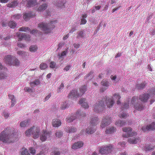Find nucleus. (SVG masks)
Wrapping results in <instances>:
<instances>
[{
    "label": "nucleus",
    "mask_w": 155,
    "mask_h": 155,
    "mask_svg": "<svg viewBox=\"0 0 155 155\" xmlns=\"http://www.w3.org/2000/svg\"><path fill=\"white\" fill-rule=\"evenodd\" d=\"M38 30H33L31 31H30L31 33L33 35H35L38 32Z\"/></svg>",
    "instance_id": "774afa93"
},
{
    "label": "nucleus",
    "mask_w": 155,
    "mask_h": 155,
    "mask_svg": "<svg viewBox=\"0 0 155 155\" xmlns=\"http://www.w3.org/2000/svg\"><path fill=\"white\" fill-rule=\"evenodd\" d=\"M106 101V103L107 107L108 108L111 107L114 104V101L111 98L106 97V100L104 99H99L93 106L94 110L96 113H100L103 111L105 108L104 104V101Z\"/></svg>",
    "instance_id": "f257e3e1"
},
{
    "label": "nucleus",
    "mask_w": 155,
    "mask_h": 155,
    "mask_svg": "<svg viewBox=\"0 0 155 155\" xmlns=\"http://www.w3.org/2000/svg\"><path fill=\"white\" fill-rule=\"evenodd\" d=\"M138 99L137 97H133L131 101V103L132 104H134L135 102L138 101Z\"/></svg>",
    "instance_id": "8fccbe9b"
},
{
    "label": "nucleus",
    "mask_w": 155,
    "mask_h": 155,
    "mask_svg": "<svg viewBox=\"0 0 155 155\" xmlns=\"http://www.w3.org/2000/svg\"><path fill=\"white\" fill-rule=\"evenodd\" d=\"M18 4L17 1H14L11 3L8 4L7 6L9 8H14L18 5Z\"/></svg>",
    "instance_id": "cd10ccee"
},
{
    "label": "nucleus",
    "mask_w": 155,
    "mask_h": 155,
    "mask_svg": "<svg viewBox=\"0 0 155 155\" xmlns=\"http://www.w3.org/2000/svg\"><path fill=\"white\" fill-rule=\"evenodd\" d=\"M17 54L20 55H21L23 57L27 55V53L24 51H17Z\"/></svg>",
    "instance_id": "c03bdc74"
},
{
    "label": "nucleus",
    "mask_w": 155,
    "mask_h": 155,
    "mask_svg": "<svg viewBox=\"0 0 155 155\" xmlns=\"http://www.w3.org/2000/svg\"><path fill=\"white\" fill-rule=\"evenodd\" d=\"M18 47H19L21 48H24L25 47V44H21L20 43H18Z\"/></svg>",
    "instance_id": "69168bd1"
},
{
    "label": "nucleus",
    "mask_w": 155,
    "mask_h": 155,
    "mask_svg": "<svg viewBox=\"0 0 155 155\" xmlns=\"http://www.w3.org/2000/svg\"><path fill=\"white\" fill-rule=\"evenodd\" d=\"M83 143L81 141H79L75 143L72 146V148L73 149H77L80 148L83 146Z\"/></svg>",
    "instance_id": "412c9836"
},
{
    "label": "nucleus",
    "mask_w": 155,
    "mask_h": 155,
    "mask_svg": "<svg viewBox=\"0 0 155 155\" xmlns=\"http://www.w3.org/2000/svg\"><path fill=\"white\" fill-rule=\"evenodd\" d=\"M129 103H125L124 105V107H122L121 108L122 110L123 111L125 110V109H127L129 108Z\"/></svg>",
    "instance_id": "49530a36"
},
{
    "label": "nucleus",
    "mask_w": 155,
    "mask_h": 155,
    "mask_svg": "<svg viewBox=\"0 0 155 155\" xmlns=\"http://www.w3.org/2000/svg\"><path fill=\"white\" fill-rule=\"evenodd\" d=\"M35 14L33 12L25 13L23 16V18L25 21L28 20L30 18H33L35 16Z\"/></svg>",
    "instance_id": "dca6fc26"
},
{
    "label": "nucleus",
    "mask_w": 155,
    "mask_h": 155,
    "mask_svg": "<svg viewBox=\"0 0 155 155\" xmlns=\"http://www.w3.org/2000/svg\"><path fill=\"white\" fill-rule=\"evenodd\" d=\"M14 57L12 56L9 55H8L5 57L4 61L5 63L7 64L12 65L13 64L12 63Z\"/></svg>",
    "instance_id": "f8f14e48"
},
{
    "label": "nucleus",
    "mask_w": 155,
    "mask_h": 155,
    "mask_svg": "<svg viewBox=\"0 0 155 155\" xmlns=\"http://www.w3.org/2000/svg\"><path fill=\"white\" fill-rule=\"evenodd\" d=\"M115 130L114 127H108L106 129L105 132L107 134H111L114 133Z\"/></svg>",
    "instance_id": "b1692460"
},
{
    "label": "nucleus",
    "mask_w": 155,
    "mask_h": 155,
    "mask_svg": "<svg viewBox=\"0 0 155 155\" xmlns=\"http://www.w3.org/2000/svg\"><path fill=\"white\" fill-rule=\"evenodd\" d=\"M85 101V99L81 98L79 101V103L84 108H87L89 107V105Z\"/></svg>",
    "instance_id": "a211bd4d"
},
{
    "label": "nucleus",
    "mask_w": 155,
    "mask_h": 155,
    "mask_svg": "<svg viewBox=\"0 0 155 155\" xmlns=\"http://www.w3.org/2000/svg\"><path fill=\"white\" fill-rule=\"evenodd\" d=\"M125 122L121 120H119L117 121L115 123V124L116 125L120 127H122L125 125Z\"/></svg>",
    "instance_id": "473e14b6"
},
{
    "label": "nucleus",
    "mask_w": 155,
    "mask_h": 155,
    "mask_svg": "<svg viewBox=\"0 0 155 155\" xmlns=\"http://www.w3.org/2000/svg\"><path fill=\"white\" fill-rule=\"evenodd\" d=\"M40 84L39 81L38 80H36L34 81L31 82L30 83V85L31 87H34Z\"/></svg>",
    "instance_id": "72a5a7b5"
},
{
    "label": "nucleus",
    "mask_w": 155,
    "mask_h": 155,
    "mask_svg": "<svg viewBox=\"0 0 155 155\" xmlns=\"http://www.w3.org/2000/svg\"><path fill=\"white\" fill-rule=\"evenodd\" d=\"M98 119L97 117H91L90 124L86 130V132L91 134L94 133L96 130V126L98 123Z\"/></svg>",
    "instance_id": "39448f33"
},
{
    "label": "nucleus",
    "mask_w": 155,
    "mask_h": 155,
    "mask_svg": "<svg viewBox=\"0 0 155 155\" xmlns=\"http://www.w3.org/2000/svg\"><path fill=\"white\" fill-rule=\"evenodd\" d=\"M47 67V64L45 63H41L40 65V68L41 70L45 69Z\"/></svg>",
    "instance_id": "a18cd8bd"
},
{
    "label": "nucleus",
    "mask_w": 155,
    "mask_h": 155,
    "mask_svg": "<svg viewBox=\"0 0 155 155\" xmlns=\"http://www.w3.org/2000/svg\"><path fill=\"white\" fill-rule=\"evenodd\" d=\"M8 97L9 99L11 100V107H13L15 104V99L14 96L12 94H9L8 95Z\"/></svg>",
    "instance_id": "a878e982"
},
{
    "label": "nucleus",
    "mask_w": 155,
    "mask_h": 155,
    "mask_svg": "<svg viewBox=\"0 0 155 155\" xmlns=\"http://www.w3.org/2000/svg\"><path fill=\"white\" fill-rule=\"evenodd\" d=\"M24 90L25 91L27 92H32V90L28 87H25L24 88Z\"/></svg>",
    "instance_id": "052dcab7"
},
{
    "label": "nucleus",
    "mask_w": 155,
    "mask_h": 155,
    "mask_svg": "<svg viewBox=\"0 0 155 155\" xmlns=\"http://www.w3.org/2000/svg\"><path fill=\"white\" fill-rule=\"evenodd\" d=\"M86 22H87V21L86 20L85 18H83L81 19V21L80 25H81L85 24L86 23Z\"/></svg>",
    "instance_id": "e2e57ef3"
},
{
    "label": "nucleus",
    "mask_w": 155,
    "mask_h": 155,
    "mask_svg": "<svg viewBox=\"0 0 155 155\" xmlns=\"http://www.w3.org/2000/svg\"><path fill=\"white\" fill-rule=\"evenodd\" d=\"M51 135L50 132L46 130H43L40 135V139L42 142L45 141L48 138L50 137Z\"/></svg>",
    "instance_id": "6e6552de"
},
{
    "label": "nucleus",
    "mask_w": 155,
    "mask_h": 155,
    "mask_svg": "<svg viewBox=\"0 0 155 155\" xmlns=\"http://www.w3.org/2000/svg\"><path fill=\"white\" fill-rule=\"evenodd\" d=\"M64 87V85L63 83H61L58 88V89L57 90L58 93H60L63 91V89Z\"/></svg>",
    "instance_id": "37998d69"
},
{
    "label": "nucleus",
    "mask_w": 155,
    "mask_h": 155,
    "mask_svg": "<svg viewBox=\"0 0 155 155\" xmlns=\"http://www.w3.org/2000/svg\"><path fill=\"white\" fill-rule=\"evenodd\" d=\"M87 87L85 85H84L81 87L80 88V95L81 96L82 95L84 94L87 91Z\"/></svg>",
    "instance_id": "7c9ffc66"
},
{
    "label": "nucleus",
    "mask_w": 155,
    "mask_h": 155,
    "mask_svg": "<svg viewBox=\"0 0 155 155\" xmlns=\"http://www.w3.org/2000/svg\"><path fill=\"white\" fill-rule=\"evenodd\" d=\"M111 122V119L110 117L108 116H106L103 117L100 126L102 128H104L109 125Z\"/></svg>",
    "instance_id": "1a4fd4ad"
},
{
    "label": "nucleus",
    "mask_w": 155,
    "mask_h": 155,
    "mask_svg": "<svg viewBox=\"0 0 155 155\" xmlns=\"http://www.w3.org/2000/svg\"><path fill=\"white\" fill-rule=\"evenodd\" d=\"M149 95L147 94H142L139 96V99L143 102H146L149 98Z\"/></svg>",
    "instance_id": "f3484780"
},
{
    "label": "nucleus",
    "mask_w": 155,
    "mask_h": 155,
    "mask_svg": "<svg viewBox=\"0 0 155 155\" xmlns=\"http://www.w3.org/2000/svg\"><path fill=\"white\" fill-rule=\"evenodd\" d=\"M56 64L54 61H51L50 64V67L51 68H53L55 67Z\"/></svg>",
    "instance_id": "5fc2aeb1"
},
{
    "label": "nucleus",
    "mask_w": 155,
    "mask_h": 155,
    "mask_svg": "<svg viewBox=\"0 0 155 155\" xmlns=\"http://www.w3.org/2000/svg\"><path fill=\"white\" fill-rule=\"evenodd\" d=\"M30 120L27 119L24 121L21 122L20 123V126L21 127H25L29 125Z\"/></svg>",
    "instance_id": "393cba45"
},
{
    "label": "nucleus",
    "mask_w": 155,
    "mask_h": 155,
    "mask_svg": "<svg viewBox=\"0 0 155 155\" xmlns=\"http://www.w3.org/2000/svg\"><path fill=\"white\" fill-rule=\"evenodd\" d=\"M109 83L106 80H103L101 82V84L104 87H101L100 89L101 92H103L107 89L109 85Z\"/></svg>",
    "instance_id": "2eb2a0df"
},
{
    "label": "nucleus",
    "mask_w": 155,
    "mask_h": 155,
    "mask_svg": "<svg viewBox=\"0 0 155 155\" xmlns=\"http://www.w3.org/2000/svg\"><path fill=\"white\" fill-rule=\"evenodd\" d=\"M28 1L27 6L28 7H30L37 4L36 0H22L21 3L24 4Z\"/></svg>",
    "instance_id": "4468645a"
},
{
    "label": "nucleus",
    "mask_w": 155,
    "mask_h": 155,
    "mask_svg": "<svg viewBox=\"0 0 155 155\" xmlns=\"http://www.w3.org/2000/svg\"><path fill=\"white\" fill-rule=\"evenodd\" d=\"M60 154V152L56 148L51 152V155H59Z\"/></svg>",
    "instance_id": "a19ab883"
},
{
    "label": "nucleus",
    "mask_w": 155,
    "mask_h": 155,
    "mask_svg": "<svg viewBox=\"0 0 155 155\" xmlns=\"http://www.w3.org/2000/svg\"><path fill=\"white\" fill-rule=\"evenodd\" d=\"M57 23L56 20L51 21L50 23H47L45 22L40 23L38 24V27L45 33H48L51 32L55 26L54 25Z\"/></svg>",
    "instance_id": "7ed1b4c3"
},
{
    "label": "nucleus",
    "mask_w": 155,
    "mask_h": 155,
    "mask_svg": "<svg viewBox=\"0 0 155 155\" xmlns=\"http://www.w3.org/2000/svg\"><path fill=\"white\" fill-rule=\"evenodd\" d=\"M71 66L70 65H69L66 66L64 69V70L67 71H68L71 67Z\"/></svg>",
    "instance_id": "4d7b16f0"
},
{
    "label": "nucleus",
    "mask_w": 155,
    "mask_h": 155,
    "mask_svg": "<svg viewBox=\"0 0 155 155\" xmlns=\"http://www.w3.org/2000/svg\"><path fill=\"white\" fill-rule=\"evenodd\" d=\"M12 63L13 64L12 65L18 66L20 64V61L15 57H14Z\"/></svg>",
    "instance_id": "c756f323"
},
{
    "label": "nucleus",
    "mask_w": 155,
    "mask_h": 155,
    "mask_svg": "<svg viewBox=\"0 0 155 155\" xmlns=\"http://www.w3.org/2000/svg\"><path fill=\"white\" fill-rule=\"evenodd\" d=\"M40 132V129L39 127L33 126L25 131V134L28 137L32 135L33 138L36 139L39 137Z\"/></svg>",
    "instance_id": "20e7f679"
},
{
    "label": "nucleus",
    "mask_w": 155,
    "mask_h": 155,
    "mask_svg": "<svg viewBox=\"0 0 155 155\" xmlns=\"http://www.w3.org/2000/svg\"><path fill=\"white\" fill-rule=\"evenodd\" d=\"M155 148V147L151 146L149 144H146L144 147V150L146 152L148 151L152 150Z\"/></svg>",
    "instance_id": "bb28decb"
},
{
    "label": "nucleus",
    "mask_w": 155,
    "mask_h": 155,
    "mask_svg": "<svg viewBox=\"0 0 155 155\" xmlns=\"http://www.w3.org/2000/svg\"><path fill=\"white\" fill-rule=\"evenodd\" d=\"M125 143L124 142H119L118 143V145L122 147H124L125 145Z\"/></svg>",
    "instance_id": "0e129e2a"
},
{
    "label": "nucleus",
    "mask_w": 155,
    "mask_h": 155,
    "mask_svg": "<svg viewBox=\"0 0 155 155\" xmlns=\"http://www.w3.org/2000/svg\"><path fill=\"white\" fill-rule=\"evenodd\" d=\"M141 129L144 132L155 130V122H153L151 124L146 127H142Z\"/></svg>",
    "instance_id": "ddd939ff"
},
{
    "label": "nucleus",
    "mask_w": 155,
    "mask_h": 155,
    "mask_svg": "<svg viewBox=\"0 0 155 155\" xmlns=\"http://www.w3.org/2000/svg\"><path fill=\"white\" fill-rule=\"evenodd\" d=\"M77 38H83L84 37V32L83 31H80L77 32Z\"/></svg>",
    "instance_id": "79ce46f5"
},
{
    "label": "nucleus",
    "mask_w": 155,
    "mask_h": 155,
    "mask_svg": "<svg viewBox=\"0 0 155 155\" xmlns=\"http://www.w3.org/2000/svg\"><path fill=\"white\" fill-rule=\"evenodd\" d=\"M47 7V5L44 4L41 5L38 9V11L41 12L45 10Z\"/></svg>",
    "instance_id": "2f4dec72"
},
{
    "label": "nucleus",
    "mask_w": 155,
    "mask_h": 155,
    "mask_svg": "<svg viewBox=\"0 0 155 155\" xmlns=\"http://www.w3.org/2000/svg\"><path fill=\"white\" fill-rule=\"evenodd\" d=\"M66 3L65 1H58L55 4V5L60 8H64V4Z\"/></svg>",
    "instance_id": "4be33fe9"
},
{
    "label": "nucleus",
    "mask_w": 155,
    "mask_h": 155,
    "mask_svg": "<svg viewBox=\"0 0 155 155\" xmlns=\"http://www.w3.org/2000/svg\"><path fill=\"white\" fill-rule=\"evenodd\" d=\"M113 147L111 145H106L100 147L99 148V152L101 154H108L111 153Z\"/></svg>",
    "instance_id": "0eeeda50"
},
{
    "label": "nucleus",
    "mask_w": 155,
    "mask_h": 155,
    "mask_svg": "<svg viewBox=\"0 0 155 155\" xmlns=\"http://www.w3.org/2000/svg\"><path fill=\"white\" fill-rule=\"evenodd\" d=\"M15 132L13 129L8 127L0 134V140L4 143H10L14 142L13 137Z\"/></svg>",
    "instance_id": "f03ea898"
},
{
    "label": "nucleus",
    "mask_w": 155,
    "mask_h": 155,
    "mask_svg": "<svg viewBox=\"0 0 155 155\" xmlns=\"http://www.w3.org/2000/svg\"><path fill=\"white\" fill-rule=\"evenodd\" d=\"M18 30L21 31L28 32V31H30V29L28 27H23L19 28Z\"/></svg>",
    "instance_id": "c9c22d12"
},
{
    "label": "nucleus",
    "mask_w": 155,
    "mask_h": 155,
    "mask_svg": "<svg viewBox=\"0 0 155 155\" xmlns=\"http://www.w3.org/2000/svg\"><path fill=\"white\" fill-rule=\"evenodd\" d=\"M55 135L58 137H61L63 135V133L61 131H58L56 132Z\"/></svg>",
    "instance_id": "603ef678"
},
{
    "label": "nucleus",
    "mask_w": 155,
    "mask_h": 155,
    "mask_svg": "<svg viewBox=\"0 0 155 155\" xmlns=\"http://www.w3.org/2000/svg\"><path fill=\"white\" fill-rule=\"evenodd\" d=\"M114 96L115 99H117L118 100L117 101V104H120V102L119 100L121 98L120 96L118 94H114Z\"/></svg>",
    "instance_id": "e433bc0d"
},
{
    "label": "nucleus",
    "mask_w": 155,
    "mask_h": 155,
    "mask_svg": "<svg viewBox=\"0 0 155 155\" xmlns=\"http://www.w3.org/2000/svg\"><path fill=\"white\" fill-rule=\"evenodd\" d=\"M127 116V115L126 113H123L119 115L120 117L121 118H126Z\"/></svg>",
    "instance_id": "6e6d98bb"
},
{
    "label": "nucleus",
    "mask_w": 155,
    "mask_h": 155,
    "mask_svg": "<svg viewBox=\"0 0 155 155\" xmlns=\"http://www.w3.org/2000/svg\"><path fill=\"white\" fill-rule=\"evenodd\" d=\"M52 124L53 127H57L61 125V122L59 119H54L52 120Z\"/></svg>",
    "instance_id": "6ab92c4d"
},
{
    "label": "nucleus",
    "mask_w": 155,
    "mask_h": 155,
    "mask_svg": "<svg viewBox=\"0 0 155 155\" xmlns=\"http://www.w3.org/2000/svg\"><path fill=\"white\" fill-rule=\"evenodd\" d=\"M13 18L15 19H18L21 17V15L17 14L13 15L12 16Z\"/></svg>",
    "instance_id": "09e8293b"
},
{
    "label": "nucleus",
    "mask_w": 155,
    "mask_h": 155,
    "mask_svg": "<svg viewBox=\"0 0 155 155\" xmlns=\"http://www.w3.org/2000/svg\"><path fill=\"white\" fill-rule=\"evenodd\" d=\"M140 140V139L139 137L133 138H130L128 139V141L130 144H135L139 141Z\"/></svg>",
    "instance_id": "5701e85b"
},
{
    "label": "nucleus",
    "mask_w": 155,
    "mask_h": 155,
    "mask_svg": "<svg viewBox=\"0 0 155 155\" xmlns=\"http://www.w3.org/2000/svg\"><path fill=\"white\" fill-rule=\"evenodd\" d=\"M6 77H7V76L5 74L0 73V79H4Z\"/></svg>",
    "instance_id": "bf43d9fd"
},
{
    "label": "nucleus",
    "mask_w": 155,
    "mask_h": 155,
    "mask_svg": "<svg viewBox=\"0 0 155 155\" xmlns=\"http://www.w3.org/2000/svg\"><path fill=\"white\" fill-rule=\"evenodd\" d=\"M68 52V50L67 49L65 51H63L61 53V54H58V56H59V58H61L62 56H65L66 55L67 53Z\"/></svg>",
    "instance_id": "3c124183"
},
{
    "label": "nucleus",
    "mask_w": 155,
    "mask_h": 155,
    "mask_svg": "<svg viewBox=\"0 0 155 155\" xmlns=\"http://www.w3.org/2000/svg\"><path fill=\"white\" fill-rule=\"evenodd\" d=\"M80 94L77 93V91L75 90H72L69 93L68 97V98H71L73 97H77L79 96Z\"/></svg>",
    "instance_id": "aec40b11"
},
{
    "label": "nucleus",
    "mask_w": 155,
    "mask_h": 155,
    "mask_svg": "<svg viewBox=\"0 0 155 155\" xmlns=\"http://www.w3.org/2000/svg\"><path fill=\"white\" fill-rule=\"evenodd\" d=\"M38 49L37 46L36 45H32L29 48L30 51L31 52H34L36 51Z\"/></svg>",
    "instance_id": "58836bf2"
},
{
    "label": "nucleus",
    "mask_w": 155,
    "mask_h": 155,
    "mask_svg": "<svg viewBox=\"0 0 155 155\" xmlns=\"http://www.w3.org/2000/svg\"><path fill=\"white\" fill-rule=\"evenodd\" d=\"M134 107L135 109L138 111H141L143 110L144 108V106L143 105H138V104H134Z\"/></svg>",
    "instance_id": "c85d7f7f"
},
{
    "label": "nucleus",
    "mask_w": 155,
    "mask_h": 155,
    "mask_svg": "<svg viewBox=\"0 0 155 155\" xmlns=\"http://www.w3.org/2000/svg\"><path fill=\"white\" fill-rule=\"evenodd\" d=\"M2 115L4 117L5 119H7L9 117V114L6 111H4L3 112Z\"/></svg>",
    "instance_id": "864d4df0"
},
{
    "label": "nucleus",
    "mask_w": 155,
    "mask_h": 155,
    "mask_svg": "<svg viewBox=\"0 0 155 155\" xmlns=\"http://www.w3.org/2000/svg\"><path fill=\"white\" fill-rule=\"evenodd\" d=\"M73 45L74 46L75 48L77 49L79 48L80 45L79 44L75 43L73 44Z\"/></svg>",
    "instance_id": "338daca9"
},
{
    "label": "nucleus",
    "mask_w": 155,
    "mask_h": 155,
    "mask_svg": "<svg viewBox=\"0 0 155 155\" xmlns=\"http://www.w3.org/2000/svg\"><path fill=\"white\" fill-rule=\"evenodd\" d=\"M65 131L67 133H74L76 131V129L74 127H72L69 129L68 128H66Z\"/></svg>",
    "instance_id": "f704fd0d"
},
{
    "label": "nucleus",
    "mask_w": 155,
    "mask_h": 155,
    "mask_svg": "<svg viewBox=\"0 0 155 155\" xmlns=\"http://www.w3.org/2000/svg\"><path fill=\"white\" fill-rule=\"evenodd\" d=\"M16 35L18 38V41H21L23 39H24L27 41L30 40V36L27 35L26 34H21L20 32H18L17 33Z\"/></svg>",
    "instance_id": "9d476101"
},
{
    "label": "nucleus",
    "mask_w": 155,
    "mask_h": 155,
    "mask_svg": "<svg viewBox=\"0 0 155 155\" xmlns=\"http://www.w3.org/2000/svg\"><path fill=\"white\" fill-rule=\"evenodd\" d=\"M30 153L33 154H34L35 153V150L33 148H30L29 149Z\"/></svg>",
    "instance_id": "680f3d73"
},
{
    "label": "nucleus",
    "mask_w": 155,
    "mask_h": 155,
    "mask_svg": "<svg viewBox=\"0 0 155 155\" xmlns=\"http://www.w3.org/2000/svg\"><path fill=\"white\" fill-rule=\"evenodd\" d=\"M21 155H30V154L28 152L27 149H25L21 152Z\"/></svg>",
    "instance_id": "de8ad7c7"
},
{
    "label": "nucleus",
    "mask_w": 155,
    "mask_h": 155,
    "mask_svg": "<svg viewBox=\"0 0 155 155\" xmlns=\"http://www.w3.org/2000/svg\"><path fill=\"white\" fill-rule=\"evenodd\" d=\"M146 84L143 82L140 84H138L137 85V87L138 89H143L145 86Z\"/></svg>",
    "instance_id": "ea45409f"
},
{
    "label": "nucleus",
    "mask_w": 155,
    "mask_h": 155,
    "mask_svg": "<svg viewBox=\"0 0 155 155\" xmlns=\"http://www.w3.org/2000/svg\"><path fill=\"white\" fill-rule=\"evenodd\" d=\"M8 25L11 28H14L16 25V24L13 21H11L8 23Z\"/></svg>",
    "instance_id": "4c0bfd02"
},
{
    "label": "nucleus",
    "mask_w": 155,
    "mask_h": 155,
    "mask_svg": "<svg viewBox=\"0 0 155 155\" xmlns=\"http://www.w3.org/2000/svg\"><path fill=\"white\" fill-rule=\"evenodd\" d=\"M67 107V104H66V103H63V104H62V105H61V109H62V110L65 109V108H66Z\"/></svg>",
    "instance_id": "13d9d810"
},
{
    "label": "nucleus",
    "mask_w": 155,
    "mask_h": 155,
    "mask_svg": "<svg viewBox=\"0 0 155 155\" xmlns=\"http://www.w3.org/2000/svg\"><path fill=\"white\" fill-rule=\"evenodd\" d=\"M82 115H83L81 114V112L80 111H78L75 114L73 115V116H71L69 119H67L66 118V121L68 123H70L76 119L77 117H82Z\"/></svg>",
    "instance_id": "9b49d317"
},
{
    "label": "nucleus",
    "mask_w": 155,
    "mask_h": 155,
    "mask_svg": "<svg viewBox=\"0 0 155 155\" xmlns=\"http://www.w3.org/2000/svg\"><path fill=\"white\" fill-rule=\"evenodd\" d=\"M123 131L125 132V134L122 135L123 137L127 138L130 137L135 136L137 134L136 132L132 131V129L130 127H124L122 128Z\"/></svg>",
    "instance_id": "423d86ee"
}]
</instances>
